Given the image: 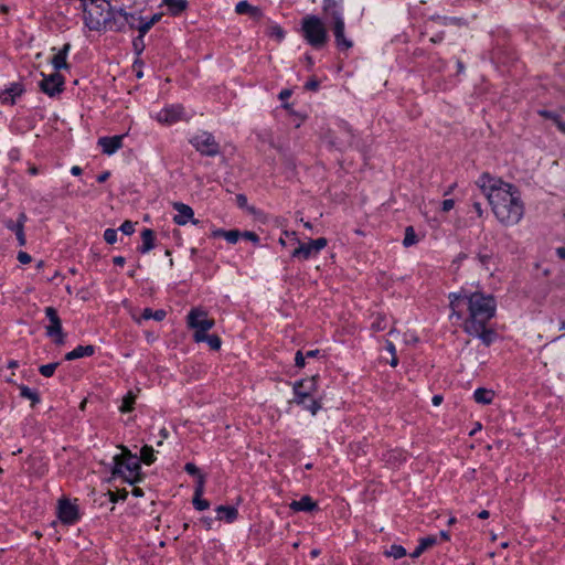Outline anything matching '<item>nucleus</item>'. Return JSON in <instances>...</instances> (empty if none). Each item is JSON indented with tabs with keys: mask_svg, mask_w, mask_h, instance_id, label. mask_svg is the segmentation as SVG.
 Listing matches in <instances>:
<instances>
[{
	"mask_svg": "<svg viewBox=\"0 0 565 565\" xmlns=\"http://www.w3.org/2000/svg\"><path fill=\"white\" fill-rule=\"evenodd\" d=\"M319 87V82L315 78L310 79L307 84H306V88L309 89V90H317Z\"/></svg>",
	"mask_w": 565,
	"mask_h": 565,
	"instance_id": "54",
	"label": "nucleus"
},
{
	"mask_svg": "<svg viewBox=\"0 0 565 565\" xmlns=\"http://www.w3.org/2000/svg\"><path fill=\"white\" fill-rule=\"evenodd\" d=\"M24 92L22 84L13 83L11 86L3 92L0 93V100L2 104H11L15 103V97H19Z\"/></svg>",
	"mask_w": 565,
	"mask_h": 565,
	"instance_id": "18",
	"label": "nucleus"
},
{
	"mask_svg": "<svg viewBox=\"0 0 565 565\" xmlns=\"http://www.w3.org/2000/svg\"><path fill=\"white\" fill-rule=\"evenodd\" d=\"M45 315L50 323L45 327L47 337L52 338L57 344H63L65 334L62 329V321L57 316V311L53 307L45 308Z\"/></svg>",
	"mask_w": 565,
	"mask_h": 565,
	"instance_id": "8",
	"label": "nucleus"
},
{
	"mask_svg": "<svg viewBox=\"0 0 565 565\" xmlns=\"http://www.w3.org/2000/svg\"><path fill=\"white\" fill-rule=\"evenodd\" d=\"M191 142L198 151L205 156H215L220 151L218 143L209 132H201L196 135Z\"/></svg>",
	"mask_w": 565,
	"mask_h": 565,
	"instance_id": "9",
	"label": "nucleus"
},
{
	"mask_svg": "<svg viewBox=\"0 0 565 565\" xmlns=\"http://www.w3.org/2000/svg\"><path fill=\"white\" fill-rule=\"evenodd\" d=\"M135 402L136 395L132 392H128V394L122 398V405L119 408L120 412L127 413L132 411Z\"/></svg>",
	"mask_w": 565,
	"mask_h": 565,
	"instance_id": "33",
	"label": "nucleus"
},
{
	"mask_svg": "<svg viewBox=\"0 0 565 565\" xmlns=\"http://www.w3.org/2000/svg\"><path fill=\"white\" fill-rule=\"evenodd\" d=\"M128 495V491L126 489L117 490V497L119 500H125Z\"/></svg>",
	"mask_w": 565,
	"mask_h": 565,
	"instance_id": "61",
	"label": "nucleus"
},
{
	"mask_svg": "<svg viewBox=\"0 0 565 565\" xmlns=\"http://www.w3.org/2000/svg\"><path fill=\"white\" fill-rule=\"evenodd\" d=\"M268 35L270 38L276 39L278 42L282 41L285 38V31L278 24H273L268 29Z\"/></svg>",
	"mask_w": 565,
	"mask_h": 565,
	"instance_id": "35",
	"label": "nucleus"
},
{
	"mask_svg": "<svg viewBox=\"0 0 565 565\" xmlns=\"http://www.w3.org/2000/svg\"><path fill=\"white\" fill-rule=\"evenodd\" d=\"M153 448L151 446H143L140 452V459L146 465H151L154 461Z\"/></svg>",
	"mask_w": 565,
	"mask_h": 565,
	"instance_id": "31",
	"label": "nucleus"
},
{
	"mask_svg": "<svg viewBox=\"0 0 565 565\" xmlns=\"http://www.w3.org/2000/svg\"><path fill=\"white\" fill-rule=\"evenodd\" d=\"M241 236L253 242L254 244H257L259 241V237L257 236V234L254 232H249V231H245V232L241 233Z\"/></svg>",
	"mask_w": 565,
	"mask_h": 565,
	"instance_id": "48",
	"label": "nucleus"
},
{
	"mask_svg": "<svg viewBox=\"0 0 565 565\" xmlns=\"http://www.w3.org/2000/svg\"><path fill=\"white\" fill-rule=\"evenodd\" d=\"M476 184L488 199L497 220L504 226L516 225L524 215V203L516 186L483 173Z\"/></svg>",
	"mask_w": 565,
	"mask_h": 565,
	"instance_id": "1",
	"label": "nucleus"
},
{
	"mask_svg": "<svg viewBox=\"0 0 565 565\" xmlns=\"http://www.w3.org/2000/svg\"><path fill=\"white\" fill-rule=\"evenodd\" d=\"M20 394L23 398L30 399L32 402V406L40 402L38 393L32 391L28 386L21 385Z\"/></svg>",
	"mask_w": 565,
	"mask_h": 565,
	"instance_id": "32",
	"label": "nucleus"
},
{
	"mask_svg": "<svg viewBox=\"0 0 565 565\" xmlns=\"http://www.w3.org/2000/svg\"><path fill=\"white\" fill-rule=\"evenodd\" d=\"M142 245L139 250L141 253H148L154 247V232L150 228H146L141 233Z\"/></svg>",
	"mask_w": 565,
	"mask_h": 565,
	"instance_id": "24",
	"label": "nucleus"
},
{
	"mask_svg": "<svg viewBox=\"0 0 565 565\" xmlns=\"http://www.w3.org/2000/svg\"><path fill=\"white\" fill-rule=\"evenodd\" d=\"M289 507L294 511H311L316 508V502L309 495H305L300 500L292 501Z\"/></svg>",
	"mask_w": 565,
	"mask_h": 565,
	"instance_id": "23",
	"label": "nucleus"
},
{
	"mask_svg": "<svg viewBox=\"0 0 565 565\" xmlns=\"http://www.w3.org/2000/svg\"><path fill=\"white\" fill-rule=\"evenodd\" d=\"M217 519L225 520L227 523H232L236 520L238 511L234 507L220 505L216 508Z\"/></svg>",
	"mask_w": 565,
	"mask_h": 565,
	"instance_id": "22",
	"label": "nucleus"
},
{
	"mask_svg": "<svg viewBox=\"0 0 565 565\" xmlns=\"http://www.w3.org/2000/svg\"><path fill=\"white\" fill-rule=\"evenodd\" d=\"M300 32L307 43L315 49H321L328 43L329 35L326 24L315 14L302 18Z\"/></svg>",
	"mask_w": 565,
	"mask_h": 565,
	"instance_id": "5",
	"label": "nucleus"
},
{
	"mask_svg": "<svg viewBox=\"0 0 565 565\" xmlns=\"http://www.w3.org/2000/svg\"><path fill=\"white\" fill-rule=\"evenodd\" d=\"M454 205H455L454 200H451V199L445 200L443 202V211L449 212L454 207Z\"/></svg>",
	"mask_w": 565,
	"mask_h": 565,
	"instance_id": "53",
	"label": "nucleus"
},
{
	"mask_svg": "<svg viewBox=\"0 0 565 565\" xmlns=\"http://www.w3.org/2000/svg\"><path fill=\"white\" fill-rule=\"evenodd\" d=\"M193 504H194L195 509H198L200 511L206 510L210 507L209 501L202 499V495H198V494H194Z\"/></svg>",
	"mask_w": 565,
	"mask_h": 565,
	"instance_id": "38",
	"label": "nucleus"
},
{
	"mask_svg": "<svg viewBox=\"0 0 565 565\" xmlns=\"http://www.w3.org/2000/svg\"><path fill=\"white\" fill-rule=\"evenodd\" d=\"M494 397V392L492 390L480 387L475 391L473 398L479 404L488 405L492 403Z\"/></svg>",
	"mask_w": 565,
	"mask_h": 565,
	"instance_id": "26",
	"label": "nucleus"
},
{
	"mask_svg": "<svg viewBox=\"0 0 565 565\" xmlns=\"http://www.w3.org/2000/svg\"><path fill=\"white\" fill-rule=\"evenodd\" d=\"M84 23L92 31L111 30L120 31L126 23L134 28L129 19L131 14L122 10H113L106 0H81Z\"/></svg>",
	"mask_w": 565,
	"mask_h": 565,
	"instance_id": "2",
	"label": "nucleus"
},
{
	"mask_svg": "<svg viewBox=\"0 0 565 565\" xmlns=\"http://www.w3.org/2000/svg\"><path fill=\"white\" fill-rule=\"evenodd\" d=\"M4 224H6L7 228L13 231L14 233L17 232V223L13 222L12 220L6 221Z\"/></svg>",
	"mask_w": 565,
	"mask_h": 565,
	"instance_id": "57",
	"label": "nucleus"
},
{
	"mask_svg": "<svg viewBox=\"0 0 565 565\" xmlns=\"http://www.w3.org/2000/svg\"><path fill=\"white\" fill-rule=\"evenodd\" d=\"M206 332L207 331H204V330H194L193 338H194L195 342L206 341V338L209 337V334H206Z\"/></svg>",
	"mask_w": 565,
	"mask_h": 565,
	"instance_id": "49",
	"label": "nucleus"
},
{
	"mask_svg": "<svg viewBox=\"0 0 565 565\" xmlns=\"http://www.w3.org/2000/svg\"><path fill=\"white\" fill-rule=\"evenodd\" d=\"M306 409H308L312 415H316L318 411L321 408V403L319 401L312 399L309 404L305 402L301 404Z\"/></svg>",
	"mask_w": 565,
	"mask_h": 565,
	"instance_id": "39",
	"label": "nucleus"
},
{
	"mask_svg": "<svg viewBox=\"0 0 565 565\" xmlns=\"http://www.w3.org/2000/svg\"><path fill=\"white\" fill-rule=\"evenodd\" d=\"M188 326L193 330L209 331L214 326V320L207 318V312L201 308L192 309L188 315Z\"/></svg>",
	"mask_w": 565,
	"mask_h": 565,
	"instance_id": "11",
	"label": "nucleus"
},
{
	"mask_svg": "<svg viewBox=\"0 0 565 565\" xmlns=\"http://www.w3.org/2000/svg\"><path fill=\"white\" fill-rule=\"evenodd\" d=\"M473 209L476 211V213L478 214L479 217H481L483 215V210L481 207V204L479 202H475L473 203Z\"/></svg>",
	"mask_w": 565,
	"mask_h": 565,
	"instance_id": "56",
	"label": "nucleus"
},
{
	"mask_svg": "<svg viewBox=\"0 0 565 565\" xmlns=\"http://www.w3.org/2000/svg\"><path fill=\"white\" fill-rule=\"evenodd\" d=\"M70 49H71L70 43H66V44H64L63 49L53 56L52 64L56 71L68 67L67 62H66V56H67Z\"/></svg>",
	"mask_w": 565,
	"mask_h": 565,
	"instance_id": "21",
	"label": "nucleus"
},
{
	"mask_svg": "<svg viewBox=\"0 0 565 565\" xmlns=\"http://www.w3.org/2000/svg\"><path fill=\"white\" fill-rule=\"evenodd\" d=\"M167 313L164 310L160 309V310H156V311H152L150 308H146L143 311H142V315L140 318H137L135 316H132L134 320L140 324L141 323V320L145 319V320H148V319H154L157 321H161L166 318Z\"/></svg>",
	"mask_w": 565,
	"mask_h": 565,
	"instance_id": "25",
	"label": "nucleus"
},
{
	"mask_svg": "<svg viewBox=\"0 0 565 565\" xmlns=\"http://www.w3.org/2000/svg\"><path fill=\"white\" fill-rule=\"evenodd\" d=\"M235 12L237 14H248L253 19H260L263 13L258 7H254L248 3L246 0L239 1L235 7Z\"/></svg>",
	"mask_w": 565,
	"mask_h": 565,
	"instance_id": "19",
	"label": "nucleus"
},
{
	"mask_svg": "<svg viewBox=\"0 0 565 565\" xmlns=\"http://www.w3.org/2000/svg\"><path fill=\"white\" fill-rule=\"evenodd\" d=\"M227 231L224 230H215L212 232V235L214 237H224V234H226Z\"/></svg>",
	"mask_w": 565,
	"mask_h": 565,
	"instance_id": "63",
	"label": "nucleus"
},
{
	"mask_svg": "<svg viewBox=\"0 0 565 565\" xmlns=\"http://www.w3.org/2000/svg\"><path fill=\"white\" fill-rule=\"evenodd\" d=\"M158 122L161 125H173L181 120H188L184 107L180 104L169 105L158 111L154 116Z\"/></svg>",
	"mask_w": 565,
	"mask_h": 565,
	"instance_id": "7",
	"label": "nucleus"
},
{
	"mask_svg": "<svg viewBox=\"0 0 565 565\" xmlns=\"http://www.w3.org/2000/svg\"><path fill=\"white\" fill-rule=\"evenodd\" d=\"M124 135L103 137L99 138L98 145L102 147L103 152L106 154H113L122 147Z\"/></svg>",
	"mask_w": 565,
	"mask_h": 565,
	"instance_id": "17",
	"label": "nucleus"
},
{
	"mask_svg": "<svg viewBox=\"0 0 565 565\" xmlns=\"http://www.w3.org/2000/svg\"><path fill=\"white\" fill-rule=\"evenodd\" d=\"M385 554L394 558H401L406 555V550L401 545H392L390 550L385 552Z\"/></svg>",
	"mask_w": 565,
	"mask_h": 565,
	"instance_id": "36",
	"label": "nucleus"
},
{
	"mask_svg": "<svg viewBox=\"0 0 565 565\" xmlns=\"http://www.w3.org/2000/svg\"><path fill=\"white\" fill-rule=\"evenodd\" d=\"M163 3L168 7L169 11L173 15L180 14L188 7L186 0H163Z\"/></svg>",
	"mask_w": 565,
	"mask_h": 565,
	"instance_id": "28",
	"label": "nucleus"
},
{
	"mask_svg": "<svg viewBox=\"0 0 565 565\" xmlns=\"http://www.w3.org/2000/svg\"><path fill=\"white\" fill-rule=\"evenodd\" d=\"M18 260H19L21 264H29V263L32 260V258H31V256H30L28 253H25V252H19V254H18Z\"/></svg>",
	"mask_w": 565,
	"mask_h": 565,
	"instance_id": "51",
	"label": "nucleus"
},
{
	"mask_svg": "<svg viewBox=\"0 0 565 565\" xmlns=\"http://www.w3.org/2000/svg\"><path fill=\"white\" fill-rule=\"evenodd\" d=\"M290 95H291V90H289V89H284V90H281V92H280V94H279V98H280L281 100H285V99L289 98V97H290Z\"/></svg>",
	"mask_w": 565,
	"mask_h": 565,
	"instance_id": "59",
	"label": "nucleus"
},
{
	"mask_svg": "<svg viewBox=\"0 0 565 565\" xmlns=\"http://www.w3.org/2000/svg\"><path fill=\"white\" fill-rule=\"evenodd\" d=\"M295 362L298 367L305 366V356L302 355L301 351L296 353Z\"/></svg>",
	"mask_w": 565,
	"mask_h": 565,
	"instance_id": "52",
	"label": "nucleus"
},
{
	"mask_svg": "<svg viewBox=\"0 0 565 565\" xmlns=\"http://www.w3.org/2000/svg\"><path fill=\"white\" fill-rule=\"evenodd\" d=\"M113 262L115 265L122 266L125 264V258L122 256H116Z\"/></svg>",
	"mask_w": 565,
	"mask_h": 565,
	"instance_id": "62",
	"label": "nucleus"
},
{
	"mask_svg": "<svg viewBox=\"0 0 565 565\" xmlns=\"http://www.w3.org/2000/svg\"><path fill=\"white\" fill-rule=\"evenodd\" d=\"M328 244V241L323 237L311 239L308 243L299 244V246L292 252V257L309 259L316 256L321 249Z\"/></svg>",
	"mask_w": 565,
	"mask_h": 565,
	"instance_id": "10",
	"label": "nucleus"
},
{
	"mask_svg": "<svg viewBox=\"0 0 565 565\" xmlns=\"http://www.w3.org/2000/svg\"><path fill=\"white\" fill-rule=\"evenodd\" d=\"M556 254H557L561 258L565 259V247H558V248H556Z\"/></svg>",
	"mask_w": 565,
	"mask_h": 565,
	"instance_id": "64",
	"label": "nucleus"
},
{
	"mask_svg": "<svg viewBox=\"0 0 565 565\" xmlns=\"http://www.w3.org/2000/svg\"><path fill=\"white\" fill-rule=\"evenodd\" d=\"M386 349H387V351H388L392 355H395V354H396V349H395V345L393 344V342H391V341H386Z\"/></svg>",
	"mask_w": 565,
	"mask_h": 565,
	"instance_id": "58",
	"label": "nucleus"
},
{
	"mask_svg": "<svg viewBox=\"0 0 565 565\" xmlns=\"http://www.w3.org/2000/svg\"><path fill=\"white\" fill-rule=\"evenodd\" d=\"M132 44H134L136 53L140 54L145 49L143 36H141L139 34V36L134 40Z\"/></svg>",
	"mask_w": 565,
	"mask_h": 565,
	"instance_id": "45",
	"label": "nucleus"
},
{
	"mask_svg": "<svg viewBox=\"0 0 565 565\" xmlns=\"http://www.w3.org/2000/svg\"><path fill=\"white\" fill-rule=\"evenodd\" d=\"M466 297H468L466 294H463V295L451 294V295L449 296V298H450V307H451V309L455 311V309H456V307H457L458 301H459V300H461V299L467 300V298H466Z\"/></svg>",
	"mask_w": 565,
	"mask_h": 565,
	"instance_id": "44",
	"label": "nucleus"
},
{
	"mask_svg": "<svg viewBox=\"0 0 565 565\" xmlns=\"http://www.w3.org/2000/svg\"><path fill=\"white\" fill-rule=\"evenodd\" d=\"M416 243H417V236H416L414 228L412 226L406 227L403 245L405 247H409Z\"/></svg>",
	"mask_w": 565,
	"mask_h": 565,
	"instance_id": "34",
	"label": "nucleus"
},
{
	"mask_svg": "<svg viewBox=\"0 0 565 565\" xmlns=\"http://www.w3.org/2000/svg\"><path fill=\"white\" fill-rule=\"evenodd\" d=\"M57 366V362L42 365L40 366V373L45 377H51L54 374Z\"/></svg>",
	"mask_w": 565,
	"mask_h": 565,
	"instance_id": "37",
	"label": "nucleus"
},
{
	"mask_svg": "<svg viewBox=\"0 0 565 565\" xmlns=\"http://www.w3.org/2000/svg\"><path fill=\"white\" fill-rule=\"evenodd\" d=\"M206 342L212 350H218L221 348V343H222L221 339L215 334L209 335L206 338Z\"/></svg>",
	"mask_w": 565,
	"mask_h": 565,
	"instance_id": "41",
	"label": "nucleus"
},
{
	"mask_svg": "<svg viewBox=\"0 0 565 565\" xmlns=\"http://www.w3.org/2000/svg\"><path fill=\"white\" fill-rule=\"evenodd\" d=\"M120 449L122 452L114 457L113 476L122 477L125 481L134 484L139 480L140 460L128 448L121 446Z\"/></svg>",
	"mask_w": 565,
	"mask_h": 565,
	"instance_id": "4",
	"label": "nucleus"
},
{
	"mask_svg": "<svg viewBox=\"0 0 565 565\" xmlns=\"http://www.w3.org/2000/svg\"><path fill=\"white\" fill-rule=\"evenodd\" d=\"M58 518L64 523H73L77 520L78 513L76 505L72 504L68 500L62 499L58 503Z\"/></svg>",
	"mask_w": 565,
	"mask_h": 565,
	"instance_id": "15",
	"label": "nucleus"
},
{
	"mask_svg": "<svg viewBox=\"0 0 565 565\" xmlns=\"http://www.w3.org/2000/svg\"><path fill=\"white\" fill-rule=\"evenodd\" d=\"M437 542V539L435 536H427L419 541L418 546L415 548V551L411 554L413 558H417L424 553L426 550L435 545Z\"/></svg>",
	"mask_w": 565,
	"mask_h": 565,
	"instance_id": "27",
	"label": "nucleus"
},
{
	"mask_svg": "<svg viewBox=\"0 0 565 565\" xmlns=\"http://www.w3.org/2000/svg\"><path fill=\"white\" fill-rule=\"evenodd\" d=\"M204 481H205L204 480V476L203 475H199L194 494L203 495V492H204Z\"/></svg>",
	"mask_w": 565,
	"mask_h": 565,
	"instance_id": "46",
	"label": "nucleus"
},
{
	"mask_svg": "<svg viewBox=\"0 0 565 565\" xmlns=\"http://www.w3.org/2000/svg\"><path fill=\"white\" fill-rule=\"evenodd\" d=\"M239 237L241 232L237 230L227 231L226 234H224V238L231 244H235Z\"/></svg>",
	"mask_w": 565,
	"mask_h": 565,
	"instance_id": "40",
	"label": "nucleus"
},
{
	"mask_svg": "<svg viewBox=\"0 0 565 565\" xmlns=\"http://www.w3.org/2000/svg\"><path fill=\"white\" fill-rule=\"evenodd\" d=\"M28 217L25 213H20L18 221H17V232L15 236L19 242L20 246H24L26 244L25 235H24V224L26 222Z\"/></svg>",
	"mask_w": 565,
	"mask_h": 565,
	"instance_id": "29",
	"label": "nucleus"
},
{
	"mask_svg": "<svg viewBox=\"0 0 565 565\" xmlns=\"http://www.w3.org/2000/svg\"><path fill=\"white\" fill-rule=\"evenodd\" d=\"M467 298L470 320L466 323H487L495 313V300L492 296L473 292Z\"/></svg>",
	"mask_w": 565,
	"mask_h": 565,
	"instance_id": "3",
	"label": "nucleus"
},
{
	"mask_svg": "<svg viewBox=\"0 0 565 565\" xmlns=\"http://www.w3.org/2000/svg\"><path fill=\"white\" fill-rule=\"evenodd\" d=\"M64 78L58 73H53L49 76H43L40 82V88L46 95L53 97L63 90Z\"/></svg>",
	"mask_w": 565,
	"mask_h": 565,
	"instance_id": "13",
	"label": "nucleus"
},
{
	"mask_svg": "<svg viewBox=\"0 0 565 565\" xmlns=\"http://www.w3.org/2000/svg\"><path fill=\"white\" fill-rule=\"evenodd\" d=\"M104 238L108 244H114L117 241V232L113 228H107L104 232Z\"/></svg>",
	"mask_w": 565,
	"mask_h": 565,
	"instance_id": "42",
	"label": "nucleus"
},
{
	"mask_svg": "<svg viewBox=\"0 0 565 565\" xmlns=\"http://www.w3.org/2000/svg\"><path fill=\"white\" fill-rule=\"evenodd\" d=\"M323 11L330 19V25L335 39L337 46L341 50L351 49L353 43L344 34L345 23L337 1L324 0Z\"/></svg>",
	"mask_w": 565,
	"mask_h": 565,
	"instance_id": "6",
	"label": "nucleus"
},
{
	"mask_svg": "<svg viewBox=\"0 0 565 565\" xmlns=\"http://www.w3.org/2000/svg\"><path fill=\"white\" fill-rule=\"evenodd\" d=\"M317 391V376L296 382L294 392L296 395L295 402L297 404H305V399Z\"/></svg>",
	"mask_w": 565,
	"mask_h": 565,
	"instance_id": "12",
	"label": "nucleus"
},
{
	"mask_svg": "<svg viewBox=\"0 0 565 565\" xmlns=\"http://www.w3.org/2000/svg\"><path fill=\"white\" fill-rule=\"evenodd\" d=\"M109 175H110V173L108 171H106L97 177V181L100 183L105 182L109 178Z\"/></svg>",
	"mask_w": 565,
	"mask_h": 565,
	"instance_id": "60",
	"label": "nucleus"
},
{
	"mask_svg": "<svg viewBox=\"0 0 565 565\" xmlns=\"http://www.w3.org/2000/svg\"><path fill=\"white\" fill-rule=\"evenodd\" d=\"M173 209L178 212L173 217V221L178 225H185L189 221H192L193 224L198 223V221L193 218L194 212L191 206L181 202H175L173 203Z\"/></svg>",
	"mask_w": 565,
	"mask_h": 565,
	"instance_id": "16",
	"label": "nucleus"
},
{
	"mask_svg": "<svg viewBox=\"0 0 565 565\" xmlns=\"http://www.w3.org/2000/svg\"><path fill=\"white\" fill-rule=\"evenodd\" d=\"M385 318L384 317H377L376 321L373 322L372 328L375 331H381L386 328Z\"/></svg>",
	"mask_w": 565,
	"mask_h": 565,
	"instance_id": "47",
	"label": "nucleus"
},
{
	"mask_svg": "<svg viewBox=\"0 0 565 565\" xmlns=\"http://www.w3.org/2000/svg\"><path fill=\"white\" fill-rule=\"evenodd\" d=\"M555 125L563 134H565V122L561 120L559 116H555Z\"/></svg>",
	"mask_w": 565,
	"mask_h": 565,
	"instance_id": "55",
	"label": "nucleus"
},
{
	"mask_svg": "<svg viewBox=\"0 0 565 565\" xmlns=\"http://www.w3.org/2000/svg\"><path fill=\"white\" fill-rule=\"evenodd\" d=\"M95 352V348L93 345H78L73 351L68 352L65 355L67 361L76 360L84 356H90Z\"/></svg>",
	"mask_w": 565,
	"mask_h": 565,
	"instance_id": "20",
	"label": "nucleus"
},
{
	"mask_svg": "<svg viewBox=\"0 0 565 565\" xmlns=\"http://www.w3.org/2000/svg\"><path fill=\"white\" fill-rule=\"evenodd\" d=\"M162 14L161 13H157V14H153L149 21H146L143 23H141L139 26H138V31L140 33L141 36H145L146 33L152 28V25H154L157 22L160 21Z\"/></svg>",
	"mask_w": 565,
	"mask_h": 565,
	"instance_id": "30",
	"label": "nucleus"
},
{
	"mask_svg": "<svg viewBox=\"0 0 565 565\" xmlns=\"http://www.w3.org/2000/svg\"><path fill=\"white\" fill-rule=\"evenodd\" d=\"M184 469L190 475L198 476V477H199V475H201L199 471V468L192 462H188L185 465Z\"/></svg>",
	"mask_w": 565,
	"mask_h": 565,
	"instance_id": "50",
	"label": "nucleus"
},
{
	"mask_svg": "<svg viewBox=\"0 0 565 565\" xmlns=\"http://www.w3.org/2000/svg\"><path fill=\"white\" fill-rule=\"evenodd\" d=\"M119 230L126 235H131L135 232V224L130 221H125Z\"/></svg>",
	"mask_w": 565,
	"mask_h": 565,
	"instance_id": "43",
	"label": "nucleus"
},
{
	"mask_svg": "<svg viewBox=\"0 0 565 565\" xmlns=\"http://www.w3.org/2000/svg\"><path fill=\"white\" fill-rule=\"evenodd\" d=\"M486 323H466L465 330L479 337L486 345H490L494 339V332L484 328Z\"/></svg>",
	"mask_w": 565,
	"mask_h": 565,
	"instance_id": "14",
	"label": "nucleus"
}]
</instances>
